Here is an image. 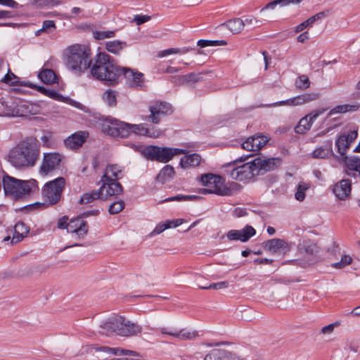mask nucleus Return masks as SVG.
<instances>
[{
  "label": "nucleus",
  "instance_id": "1",
  "mask_svg": "<svg viewBox=\"0 0 360 360\" xmlns=\"http://www.w3.org/2000/svg\"><path fill=\"white\" fill-rule=\"evenodd\" d=\"M40 156V144L37 138L28 136L20 141L8 153V161L18 169L33 167Z\"/></svg>",
  "mask_w": 360,
  "mask_h": 360
},
{
  "label": "nucleus",
  "instance_id": "2",
  "mask_svg": "<svg viewBox=\"0 0 360 360\" xmlns=\"http://www.w3.org/2000/svg\"><path fill=\"white\" fill-rule=\"evenodd\" d=\"M100 334L106 336H139L142 327L125 316L113 314L101 321Z\"/></svg>",
  "mask_w": 360,
  "mask_h": 360
},
{
  "label": "nucleus",
  "instance_id": "3",
  "mask_svg": "<svg viewBox=\"0 0 360 360\" xmlns=\"http://www.w3.org/2000/svg\"><path fill=\"white\" fill-rule=\"evenodd\" d=\"M90 73L96 79L112 84L117 82L122 75V70L110 56L105 53H99L95 58Z\"/></svg>",
  "mask_w": 360,
  "mask_h": 360
},
{
  "label": "nucleus",
  "instance_id": "4",
  "mask_svg": "<svg viewBox=\"0 0 360 360\" xmlns=\"http://www.w3.org/2000/svg\"><path fill=\"white\" fill-rule=\"evenodd\" d=\"M66 67L73 73L80 75L91 64L89 50L80 44H74L68 47L64 52Z\"/></svg>",
  "mask_w": 360,
  "mask_h": 360
},
{
  "label": "nucleus",
  "instance_id": "5",
  "mask_svg": "<svg viewBox=\"0 0 360 360\" xmlns=\"http://www.w3.org/2000/svg\"><path fill=\"white\" fill-rule=\"evenodd\" d=\"M34 183V181L18 180L4 173L2 184L5 193L15 199L30 193Z\"/></svg>",
  "mask_w": 360,
  "mask_h": 360
},
{
  "label": "nucleus",
  "instance_id": "6",
  "mask_svg": "<svg viewBox=\"0 0 360 360\" xmlns=\"http://www.w3.org/2000/svg\"><path fill=\"white\" fill-rule=\"evenodd\" d=\"M142 153L149 160L165 163L176 155L186 154V150L180 148L149 146L144 148Z\"/></svg>",
  "mask_w": 360,
  "mask_h": 360
},
{
  "label": "nucleus",
  "instance_id": "7",
  "mask_svg": "<svg viewBox=\"0 0 360 360\" xmlns=\"http://www.w3.org/2000/svg\"><path fill=\"white\" fill-rule=\"evenodd\" d=\"M202 185L207 187V191L209 193H214L221 196H229L233 193L232 190L224 185V179L212 174H203L200 177Z\"/></svg>",
  "mask_w": 360,
  "mask_h": 360
},
{
  "label": "nucleus",
  "instance_id": "8",
  "mask_svg": "<svg viewBox=\"0 0 360 360\" xmlns=\"http://www.w3.org/2000/svg\"><path fill=\"white\" fill-rule=\"evenodd\" d=\"M65 186V180L63 177H58L46 183L42 189L45 202L51 205L57 204L61 198Z\"/></svg>",
  "mask_w": 360,
  "mask_h": 360
},
{
  "label": "nucleus",
  "instance_id": "9",
  "mask_svg": "<svg viewBox=\"0 0 360 360\" xmlns=\"http://www.w3.org/2000/svg\"><path fill=\"white\" fill-rule=\"evenodd\" d=\"M101 128L103 133L113 137L125 138L129 135L128 123L112 117L104 119Z\"/></svg>",
  "mask_w": 360,
  "mask_h": 360
},
{
  "label": "nucleus",
  "instance_id": "10",
  "mask_svg": "<svg viewBox=\"0 0 360 360\" xmlns=\"http://www.w3.org/2000/svg\"><path fill=\"white\" fill-rule=\"evenodd\" d=\"M226 172L231 179L240 181L250 179L257 174L252 161Z\"/></svg>",
  "mask_w": 360,
  "mask_h": 360
},
{
  "label": "nucleus",
  "instance_id": "11",
  "mask_svg": "<svg viewBox=\"0 0 360 360\" xmlns=\"http://www.w3.org/2000/svg\"><path fill=\"white\" fill-rule=\"evenodd\" d=\"M256 175L262 174L264 172L276 168L281 162L279 158H267L264 156H259L252 161Z\"/></svg>",
  "mask_w": 360,
  "mask_h": 360
},
{
  "label": "nucleus",
  "instance_id": "12",
  "mask_svg": "<svg viewBox=\"0 0 360 360\" xmlns=\"http://www.w3.org/2000/svg\"><path fill=\"white\" fill-rule=\"evenodd\" d=\"M61 162V155L58 153H47L44 154L42 163L39 172L43 175H47L52 171L59 167Z\"/></svg>",
  "mask_w": 360,
  "mask_h": 360
},
{
  "label": "nucleus",
  "instance_id": "13",
  "mask_svg": "<svg viewBox=\"0 0 360 360\" xmlns=\"http://www.w3.org/2000/svg\"><path fill=\"white\" fill-rule=\"evenodd\" d=\"M326 110L324 108L316 109L302 117L295 127V131L297 134H304L308 131L313 124L314 122L319 116L322 115Z\"/></svg>",
  "mask_w": 360,
  "mask_h": 360
},
{
  "label": "nucleus",
  "instance_id": "14",
  "mask_svg": "<svg viewBox=\"0 0 360 360\" xmlns=\"http://www.w3.org/2000/svg\"><path fill=\"white\" fill-rule=\"evenodd\" d=\"M150 115L148 117L149 121L154 124L159 123L161 117L172 112L171 105L165 102H157L150 106Z\"/></svg>",
  "mask_w": 360,
  "mask_h": 360
},
{
  "label": "nucleus",
  "instance_id": "15",
  "mask_svg": "<svg viewBox=\"0 0 360 360\" xmlns=\"http://www.w3.org/2000/svg\"><path fill=\"white\" fill-rule=\"evenodd\" d=\"M319 98V94L318 93H309L304 94L302 95H300L295 96L294 98L287 99L285 101H281L273 104L274 106L278 105H290V106H297L305 104L307 103H309L314 101L317 100Z\"/></svg>",
  "mask_w": 360,
  "mask_h": 360
},
{
  "label": "nucleus",
  "instance_id": "16",
  "mask_svg": "<svg viewBox=\"0 0 360 360\" xmlns=\"http://www.w3.org/2000/svg\"><path fill=\"white\" fill-rule=\"evenodd\" d=\"M122 75L126 79L127 84L131 87H141L143 86V75L134 69L129 68H121Z\"/></svg>",
  "mask_w": 360,
  "mask_h": 360
},
{
  "label": "nucleus",
  "instance_id": "17",
  "mask_svg": "<svg viewBox=\"0 0 360 360\" xmlns=\"http://www.w3.org/2000/svg\"><path fill=\"white\" fill-rule=\"evenodd\" d=\"M256 234L255 229L249 225L245 226L240 230H231L226 233L229 240H240L245 243Z\"/></svg>",
  "mask_w": 360,
  "mask_h": 360
},
{
  "label": "nucleus",
  "instance_id": "18",
  "mask_svg": "<svg viewBox=\"0 0 360 360\" xmlns=\"http://www.w3.org/2000/svg\"><path fill=\"white\" fill-rule=\"evenodd\" d=\"M102 183L99 191L102 193V198L106 199L108 197L118 195L123 192V188L117 181H101Z\"/></svg>",
  "mask_w": 360,
  "mask_h": 360
},
{
  "label": "nucleus",
  "instance_id": "19",
  "mask_svg": "<svg viewBox=\"0 0 360 360\" xmlns=\"http://www.w3.org/2000/svg\"><path fill=\"white\" fill-rule=\"evenodd\" d=\"M161 334L176 338H195L203 336L205 334L202 331L193 330L188 331L186 329H176L172 327H162L160 328Z\"/></svg>",
  "mask_w": 360,
  "mask_h": 360
},
{
  "label": "nucleus",
  "instance_id": "20",
  "mask_svg": "<svg viewBox=\"0 0 360 360\" xmlns=\"http://www.w3.org/2000/svg\"><path fill=\"white\" fill-rule=\"evenodd\" d=\"M267 141L268 139L265 136L255 135L244 141L242 143V147L248 151H257L266 145Z\"/></svg>",
  "mask_w": 360,
  "mask_h": 360
},
{
  "label": "nucleus",
  "instance_id": "21",
  "mask_svg": "<svg viewBox=\"0 0 360 360\" xmlns=\"http://www.w3.org/2000/svg\"><path fill=\"white\" fill-rule=\"evenodd\" d=\"M124 176L123 167L117 164L108 165L105 168L101 181H118Z\"/></svg>",
  "mask_w": 360,
  "mask_h": 360
},
{
  "label": "nucleus",
  "instance_id": "22",
  "mask_svg": "<svg viewBox=\"0 0 360 360\" xmlns=\"http://www.w3.org/2000/svg\"><path fill=\"white\" fill-rule=\"evenodd\" d=\"M300 250L302 254L308 257V261L304 266L312 264L316 261V255L319 252L317 245L311 241L304 242L300 245Z\"/></svg>",
  "mask_w": 360,
  "mask_h": 360
},
{
  "label": "nucleus",
  "instance_id": "23",
  "mask_svg": "<svg viewBox=\"0 0 360 360\" xmlns=\"http://www.w3.org/2000/svg\"><path fill=\"white\" fill-rule=\"evenodd\" d=\"M129 129V134L131 132L134 133L139 136H145L150 138H157L160 136L161 131L155 129L153 127L148 128L146 127L143 124H128Z\"/></svg>",
  "mask_w": 360,
  "mask_h": 360
},
{
  "label": "nucleus",
  "instance_id": "24",
  "mask_svg": "<svg viewBox=\"0 0 360 360\" xmlns=\"http://www.w3.org/2000/svg\"><path fill=\"white\" fill-rule=\"evenodd\" d=\"M88 136L87 131H78L68 136L64 141V143L68 148L77 149L86 141Z\"/></svg>",
  "mask_w": 360,
  "mask_h": 360
},
{
  "label": "nucleus",
  "instance_id": "25",
  "mask_svg": "<svg viewBox=\"0 0 360 360\" xmlns=\"http://www.w3.org/2000/svg\"><path fill=\"white\" fill-rule=\"evenodd\" d=\"M66 229L69 233H74L79 237H83L88 231V226L82 219L77 218L66 225Z\"/></svg>",
  "mask_w": 360,
  "mask_h": 360
},
{
  "label": "nucleus",
  "instance_id": "26",
  "mask_svg": "<svg viewBox=\"0 0 360 360\" xmlns=\"http://www.w3.org/2000/svg\"><path fill=\"white\" fill-rule=\"evenodd\" d=\"M351 185L349 180L343 179L334 186L333 193L338 199L345 200L351 192Z\"/></svg>",
  "mask_w": 360,
  "mask_h": 360
},
{
  "label": "nucleus",
  "instance_id": "27",
  "mask_svg": "<svg viewBox=\"0 0 360 360\" xmlns=\"http://www.w3.org/2000/svg\"><path fill=\"white\" fill-rule=\"evenodd\" d=\"M345 164L347 168L346 172L349 176H360V158L357 156L346 157Z\"/></svg>",
  "mask_w": 360,
  "mask_h": 360
},
{
  "label": "nucleus",
  "instance_id": "28",
  "mask_svg": "<svg viewBox=\"0 0 360 360\" xmlns=\"http://www.w3.org/2000/svg\"><path fill=\"white\" fill-rule=\"evenodd\" d=\"M30 228L23 222H18L13 228V235L11 239V244L21 241L27 236Z\"/></svg>",
  "mask_w": 360,
  "mask_h": 360
},
{
  "label": "nucleus",
  "instance_id": "29",
  "mask_svg": "<svg viewBox=\"0 0 360 360\" xmlns=\"http://www.w3.org/2000/svg\"><path fill=\"white\" fill-rule=\"evenodd\" d=\"M329 14V11H323L321 12H319L311 17L309 18L305 21L302 22V23L299 24L297 26H296L295 29V32L296 33L302 32L303 30L307 28L309 26L312 25L315 22L321 20L323 18H326Z\"/></svg>",
  "mask_w": 360,
  "mask_h": 360
},
{
  "label": "nucleus",
  "instance_id": "30",
  "mask_svg": "<svg viewBox=\"0 0 360 360\" xmlns=\"http://www.w3.org/2000/svg\"><path fill=\"white\" fill-rule=\"evenodd\" d=\"M181 158L179 165L182 168L187 169L190 167H195L200 165L201 162V157L197 153L186 155Z\"/></svg>",
  "mask_w": 360,
  "mask_h": 360
},
{
  "label": "nucleus",
  "instance_id": "31",
  "mask_svg": "<svg viewBox=\"0 0 360 360\" xmlns=\"http://www.w3.org/2000/svg\"><path fill=\"white\" fill-rule=\"evenodd\" d=\"M287 248V243L284 240L273 238L267 240L264 245V249L271 253H276Z\"/></svg>",
  "mask_w": 360,
  "mask_h": 360
},
{
  "label": "nucleus",
  "instance_id": "32",
  "mask_svg": "<svg viewBox=\"0 0 360 360\" xmlns=\"http://www.w3.org/2000/svg\"><path fill=\"white\" fill-rule=\"evenodd\" d=\"M1 82L9 85H20L22 86H28L30 88L36 87L34 84L30 83V82H20V79L10 70L1 79Z\"/></svg>",
  "mask_w": 360,
  "mask_h": 360
},
{
  "label": "nucleus",
  "instance_id": "33",
  "mask_svg": "<svg viewBox=\"0 0 360 360\" xmlns=\"http://www.w3.org/2000/svg\"><path fill=\"white\" fill-rule=\"evenodd\" d=\"M39 78L46 84H51L56 82L57 76L53 70L49 68H43L38 75Z\"/></svg>",
  "mask_w": 360,
  "mask_h": 360
},
{
  "label": "nucleus",
  "instance_id": "34",
  "mask_svg": "<svg viewBox=\"0 0 360 360\" xmlns=\"http://www.w3.org/2000/svg\"><path fill=\"white\" fill-rule=\"evenodd\" d=\"M332 153V141H328L325 146H321L312 153L314 158H326Z\"/></svg>",
  "mask_w": 360,
  "mask_h": 360
},
{
  "label": "nucleus",
  "instance_id": "35",
  "mask_svg": "<svg viewBox=\"0 0 360 360\" xmlns=\"http://www.w3.org/2000/svg\"><path fill=\"white\" fill-rule=\"evenodd\" d=\"M226 27L233 34H238L243 30V22L241 18H233L222 24Z\"/></svg>",
  "mask_w": 360,
  "mask_h": 360
},
{
  "label": "nucleus",
  "instance_id": "36",
  "mask_svg": "<svg viewBox=\"0 0 360 360\" xmlns=\"http://www.w3.org/2000/svg\"><path fill=\"white\" fill-rule=\"evenodd\" d=\"M174 169L172 166L167 165L165 166L157 176V180L161 183H165L171 179L174 175Z\"/></svg>",
  "mask_w": 360,
  "mask_h": 360
},
{
  "label": "nucleus",
  "instance_id": "37",
  "mask_svg": "<svg viewBox=\"0 0 360 360\" xmlns=\"http://www.w3.org/2000/svg\"><path fill=\"white\" fill-rule=\"evenodd\" d=\"M359 105L357 103L353 105L345 104L338 105L328 112V117H330L336 113H345L351 111H356L359 109Z\"/></svg>",
  "mask_w": 360,
  "mask_h": 360
},
{
  "label": "nucleus",
  "instance_id": "38",
  "mask_svg": "<svg viewBox=\"0 0 360 360\" xmlns=\"http://www.w3.org/2000/svg\"><path fill=\"white\" fill-rule=\"evenodd\" d=\"M126 46V42L115 40L107 42L105 49L113 54H119Z\"/></svg>",
  "mask_w": 360,
  "mask_h": 360
},
{
  "label": "nucleus",
  "instance_id": "39",
  "mask_svg": "<svg viewBox=\"0 0 360 360\" xmlns=\"http://www.w3.org/2000/svg\"><path fill=\"white\" fill-rule=\"evenodd\" d=\"M97 199H103L102 193L99 191V189L84 193L80 198L79 203L87 204L92 202Z\"/></svg>",
  "mask_w": 360,
  "mask_h": 360
},
{
  "label": "nucleus",
  "instance_id": "40",
  "mask_svg": "<svg viewBox=\"0 0 360 360\" xmlns=\"http://www.w3.org/2000/svg\"><path fill=\"white\" fill-rule=\"evenodd\" d=\"M302 0H274L268 3L262 10L263 11L266 9H274L277 5L281 6H285L290 4H299Z\"/></svg>",
  "mask_w": 360,
  "mask_h": 360
},
{
  "label": "nucleus",
  "instance_id": "41",
  "mask_svg": "<svg viewBox=\"0 0 360 360\" xmlns=\"http://www.w3.org/2000/svg\"><path fill=\"white\" fill-rule=\"evenodd\" d=\"M102 99L108 106H115L117 104V93L112 89H107L103 94Z\"/></svg>",
  "mask_w": 360,
  "mask_h": 360
},
{
  "label": "nucleus",
  "instance_id": "42",
  "mask_svg": "<svg viewBox=\"0 0 360 360\" xmlns=\"http://www.w3.org/2000/svg\"><path fill=\"white\" fill-rule=\"evenodd\" d=\"M56 24L53 20H44L42 24V27L35 32L36 36L40 35L41 33H51L56 30Z\"/></svg>",
  "mask_w": 360,
  "mask_h": 360
},
{
  "label": "nucleus",
  "instance_id": "43",
  "mask_svg": "<svg viewBox=\"0 0 360 360\" xmlns=\"http://www.w3.org/2000/svg\"><path fill=\"white\" fill-rule=\"evenodd\" d=\"M349 141H348V138H346L345 135L340 136L336 141L338 151L341 155H344L345 153L346 150L349 146Z\"/></svg>",
  "mask_w": 360,
  "mask_h": 360
},
{
  "label": "nucleus",
  "instance_id": "44",
  "mask_svg": "<svg viewBox=\"0 0 360 360\" xmlns=\"http://www.w3.org/2000/svg\"><path fill=\"white\" fill-rule=\"evenodd\" d=\"M309 188V185L304 182H300L297 188V191L295 194V199L299 201H303L305 198V191Z\"/></svg>",
  "mask_w": 360,
  "mask_h": 360
},
{
  "label": "nucleus",
  "instance_id": "45",
  "mask_svg": "<svg viewBox=\"0 0 360 360\" xmlns=\"http://www.w3.org/2000/svg\"><path fill=\"white\" fill-rule=\"evenodd\" d=\"M295 85L296 88L300 90H304L309 87L310 82L307 76L302 75L297 78Z\"/></svg>",
  "mask_w": 360,
  "mask_h": 360
},
{
  "label": "nucleus",
  "instance_id": "46",
  "mask_svg": "<svg viewBox=\"0 0 360 360\" xmlns=\"http://www.w3.org/2000/svg\"><path fill=\"white\" fill-rule=\"evenodd\" d=\"M352 262V258L347 255H342L340 262L333 263L331 266L335 269H342Z\"/></svg>",
  "mask_w": 360,
  "mask_h": 360
},
{
  "label": "nucleus",
  "instance_id": "47",
  "mask_svg": "<svg viewBox=\"0 0 360 360\" xmlns=\"http://www.w3.org/2000/svg\"><path fill=\"white\" fill-rule=\"evenodd\" d=\"M124 207V202L122 200L116 201L112 203L108 209L110 214H116L120 213Z\"/></svg>",
  "mask_w": 360,
  "mask_h": 360
},
{
  "label": "nucleus",
  "instance_id": "48",
  "mask_svg": "<svg viewBox=\"0 0 360 360\" xmlns=\"http://www.w3.org/2000/svg\"><path fill=\"white\" fill-rule=\"evenodd\" d=\"M229 286V282L228 281H221L219 283H215L210 284L209 285H202L199 286L200 288L203 290H210V289H214V290H220L226 288Z\"/></svg>",
  "mask_w": 360,
  "mask_h": 360
},
{
  "label": "nucleus",
  "instance_id": "49",
  "mask_svg": "<svg viewBox=\"0 0 360 360\" xmlns=\"http://www.w3.org/2000/svg\"><path fill=\"white\" fill-rule=\"evenodd\" d=\"M197 198L198 197L195 195H176L175 196L165 199L163 202L188 200L195 199Z\"/></svg>",
  "mask_w": 360,
  "mask_h": 360
},
{
  "label": "nucleus",
  "instance_id": "50",
  "mask_svg": "<svg viewBox=\"0 0 360 360\" xmlns=\"http://www.w3.org/2000/svg\"><path fill=\"white\" fill-rule=\"evenodd\" d=\"M114 36V31H97L94 32V37L98 40H102L106 38H111Z\"/></svg>",
  "mask_w": 360,
  "mask_h": 360
},
{
  "label": "nucleus",
  "instance_id": "51",
  "mask_svg": "<svg viewBox=\"0 0 360 360\" xmlns=\"http://www.w3.org/2000/svg\"><path fill=\"white\" fill-rule=\"evenodd\" d=\"M243 27L246 25H250L252 27H257L260 25V20H257L256 18L253 16H248L245 17L244 20H243Z\"/></svg>",
  "mask_w": 360,
  "mask_h": 360
},
{
  "label": "nucleus",
  "instance_id": "52",
  "mask_svg": "<svg viewBox=\"0 0 360 360\" xmlns=\"http://www.w3.org/2000/svg\"><path fill=\"white\" fill-rule=\"evenodd\" d=\"M167 229H169V226L167 224L166 221L164 223H160L157 224L154 230L150 233V236L160 234Z\"/></svg>",
  "mask_w": 360,
  "mask_h": 360
},
{
  "label": "nucleus",
  "instance_id": "53",
  "mask_svg": "<svg viewBox=\"0 0 360 360\" xmlns=\"http://www.w3.org/2000/svg\"><path fill=\"white\" fill-rule=\"evenodd\" d=\"M34 89H37L39 92L43 93L44 95H46L52 98H56L58 96V93L53 90H49L44 88V86H37Z\"/></svg>",
  "mask_w": 360,
  "mask_h": 360
},
{
  "label": "nucleus",
  "instance_id": "54",
  "mask_svg": "<svg viewBox=\"0 0 360 360\" xmlns=\"http://www.w3.org/2000/svg\"><path fill=\"white\" fill-rule=\"evenodd\" d=\"M151 17L146 15H136L134 18L133 21L137 25H140L144 22H146L150 20Z\"/></svg>",
  "mask_w": 360,
  "mask_h": 360
},
{
  "label": "nucleus",
  "instance_id": "55",
  "mask_svg": "<svg viewBox=\"0 0 360 360\" xmlns=\"http://www.w3.org/2000/svg\"><path fill=\"white\" fill-rule=\"evenodd\" d=\"M340 325V322L336 321L335 323H330L328 326H326L321 328V333L323 335H330L333 331L334 328Z\"/></svg>",
  "mask_w": 360,
  "mask_h": 360
},
{
  "label": "nucleus",
  "instance_id": "56",
  "mask_svg": "<svg viewBox=\"0 0 360 360\" xmlns=\"http://www.w3.org/2000/svg\"><path fill=\"white\" fill-rule=\"evenodd\" d=\"M349 346L352 351L354 352H360V339H352Z\"/></svg>",
  "mask_w": 360,
  "mask_h": 360
},
{
  "label": "nucleus",
  "instance_id": "57",
  "mask_svg": "<svg viewBox=\"0 0 360 360\" xmlns=\"http://www.w3.org/2000/svg\"><path fill=\"white\" fill-rule=\"evenodd\" d=\"M177 52H178L177 48H171V49H168L160 51L158 53V56L160 58H162V57H165L170 54H176Z\"/></svg>",
  "mask_w": 360,
  "mask_h": 360
},
{
  "label": "nucleus",
  "instance_id": "58",
  "mask_svg": "<svg viewBox=\"0 0 360 360\" xmlns=\"http://www.w3.org/2000/svg\"><path fill=\"white\" fill-rule=\"evenodd\" d=\"M217 41H213V40H205V39H200L198 41L197 44L198 46L203 48L206 46H215V44H217Z\"/></svg>",
  "mask_w": 360,
  "mask_h": 360
},
{
  "label": "nucleus",
  "instance_id": "59",
  "mask_svg": "<svg viewBox=\"0 0 360 360\" xmlns=\"http://www.w3.org/2000/svg\"><path fill=\"white\" fill-rule=\"evenodd\" d=\"M185 79L186 80V83H189V82H193V83H195V82H197L199 81V77L198 75L195 74V73H189L188 75H185Z\"/></svg>",
  "mask_w": 360,
  "mask_h": 360
},
{
  "label": "nucleus",
  "instance_id": "60",
  "mask_svg": "<svg viewBox=\"0 0 360 360\" xmlns=\"http://www.w3.org/2000/svg\"><path fill=\"white\" fill-rule=\"evenodd\" d=\"M172 82L177 85H182L186 84V80L184 75H179L172 78Z\"/></svg>",
  "mask_w": 360,
  "mask_h": 360
},
{
  "label": "nucleus",
  "instance_id": "61",
  "mask_svg": "<svg viewBox=\"0 0 360 360\" xmlns=\"http://www.w3.org/2000/svg\"><path fill=\"white\" fill-rule=\"evenodd\" d=\"M184 219H173V220H167L166 221L167 224L169 226V229L172 227H177L181 224H183Z\"/></svg>",
  "mask_w": 360,
  "mask_h": 360
},
{
  "label": "nucleus",
  "instance_id": "62",
  "mask_svg": "<svg viewBox=\"0 0 360 360\" xmlns=\"http://www.w3.org/2000/svg\"><path fill=\"white\" fill-rule=\"evenodd\" d=\"M68 218L66 216H64L59 219L58 221V227L59 229H66V225L68 224L69 222H68Z\"/></svg>",
  "mask_w": 360,
  "mask_h": 360
},
{
  "label": "nucleus",
  "instance_id": "63",
  "mask_svg": "<svg viewBox=\"0 0 360 360\" xmlns=\"http://www.w3.org/2000/svg\"><path fill=\"white\" fill-rule=\"evenodd\" d=\"M18 110L21 111L22 112H25V113H32V110L30 109V108H32L33 107L32 106V105H30V104H22V105H20L19 107H18Z\"/></svg>",
  "mask_w": 360,
  "mask_h": 360
},
{
  "label": "nucleus",
  "instance_id": "64",
  "mask_svg": "<svg viewBox=\"0 0 360 360\" xmlns=\"http://www.w3.org/2000/svg\"><path fill=\"white\" fill-rule=\"evenodd\" d=\"M0 4L6 6L11 8H15L17 6V3L13 0H0Z\"/></svg>",
  "mask_w": 360,
  "mask_h": 360
}]
</instances>
